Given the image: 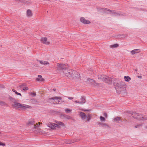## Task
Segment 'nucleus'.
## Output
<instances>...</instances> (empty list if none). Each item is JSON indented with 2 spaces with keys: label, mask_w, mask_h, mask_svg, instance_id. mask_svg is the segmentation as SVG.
I'll return each mask as SVG.
<instances>
[{
  "label": "nucleus",
  "mask_w": 147,
  "mask_h": 147,
  "mask_svg": "<svg viewBox=\"0 0 147 147\" xmlns=\"http://www.w3.org/2000/svg\"><path fill=\"white\" fill-rule=\"evenodd\" d=\"M57 72L62 75L70 78L72 74V70L67 68L65 64L60 63L57 64Z\"/></svg>",
  "instance_id": "f257e3e1"
},
{
  "label": "nucleus",
  "mask_w": 147,
  "mask_h": 147,
  "mask_svg": "<svg viewBox=\"0 0 147 147\" xmlns=\"http://www.w3.org/2000/svg\"><path fill=\"white\" fill-rule=\"evenodd\" d=\"M13 106L16 109L21 110H25L27 109H31L32 108L31 107L30 105L16 102L13 103Z\"/></svg>",
  "instance_id": "f03ea898"
},
{
  "label": "nucleus",
  "mask_w": 147,
  "mask_h": 147,
  "mask_svg": "<svg viewBox=\"0 0 147 147\" xmlns=\"http://www.w3.org/2000/svg\"><path fill=\"white\" fill-rule=\"evenodd\" d=\"M48 102L51 103L58 104L64 102V101H63L62 98L60 97H55L48 99Z\"/></svg>",
  "instance_id": "7ed1b4c3"
},
{
  "label": "nucleus",
  "mask_w": 147,
  "mask_h": 147,
  "mask_svg": "<svg viewBox=\"0 0 147 147\" xmlns=\"http://www.w3.org/2000/svg\"><path fill=\"white\" fill-rule=\"evenodd\" d=\"M70 78L74 80H78L80 78V74L77 71L72 70V74Z\"/></svg>",
  "instance_id": "20e7f679"
},
{
  "label": "nucleus",
  "mask_w": 147,
  "mask_h": 147,
  "mask_svg": "<svg viewBox=\"0 0 147 147\" xmlns=\"http://www.w3.org/2000/svg\"><path fill=\"white\" fill-rule=\"evenodd\" d=\"M40 42L44 44L49 45L50 44V42L46 37H41L40 40Z\"/></svg>",
  "instance_id": "39448f33"
},
{
  "label": "nucleus",
  "mask_w": 147,
  "mask_h": 147,
  "mask_svg": "<svg viewBox=\"0 0 147 147\" xmlns=\"http://www.w3.org/2000/svg\"><path fill=\"white\" fill-rule=\"evenodd\" d=\"M125 85V83L124 82L118 81H116L115 82H114L115 86L120 88H122Z\"/></svg>",
  "instance_id": "423d86ee"
},
{
  "label": "nucleus",
  "mask_w": 147,
  "mask_h": 147,
  "mask_svg": "<svg viewBox=\"0 0 147 147\" xmlns=\"http://www.w3.org/2000/svg\"><path fill=\"white\" fill-rule=\"evenodd\" d=\"M86 83L87 84H92L94 85H97L95 81L91 79L87 78L85 81Z\"/></svg>",
  "instance_id": "0eeeda50"
},
{
  "label": "nucleus",
  "mask_w": 147,
  "mask_h": 147,
  "mask_svg": "<svg viewBox=\"0 0 147 147\" xmlns=\"http://www.w3.org/2000/svg\"><path fill=\"white\" fill-rule=\"evenodd\" d=\"M56 125V123L55 122V123L49 122L47 124V125L48 127L53 129H56V128H57Z\"/></svg>",
  "instance_id": "6e6552de"
},
{
  "label": "nucleus",
  "mask_w": 147,
  "mask_h": 147,
  "mask_svg": "<svg viewBox=\"0 0 147 147\" xmlns=\"http://www.w3.org/2000/svg\"><path fill=\"white\" fill-rule=\"evenodd\" d=\"M55 122L56 123L57 128H61L65 127L64 123L61 121H55Z\"/></svg>",
  "instance_id": "1a4fd4ad"
},
{
  "label": "nucleus",
  "mask_w": 147,
  "mask_h": 147,
  "mask_svg": "<svg viewBox=\"0 0 147 147\" xmlns=\"http://www.w3.org/2000/svg\"><path fill=\"white\" fill-rule=\"evenodd\" d=\"M35 123V121L34 119H31L29 120L26 123V125L28 127H31Z\"/></svg>",
  "instance_id": "9d476101"
},
{
  "label": "nucleus",
  "mask_w": 147,
  "mask_h": 147,
  "mask_svg": "<svg viewBox=\"0 0 147 147\" xmlns=\"http://www.w3.org/2000/svg\"><path fill=\"white\" fill-rule=\"evenodd\" d=\"M80 20L82 23L85 24H89L90 23V21L86 20L84 17L81 18Z\"/></svg>",
  "instance_id": "9b49d317"
},
{
  "label": "nucleus",
  "mask_w": 147,
  "mask_h": 147,
  "mask_svg": "<svg viewBox=\"0 0 147 147\" xmlns=\"http://www.w3.org/2000/svg\"><path fill=\"white\" fill-rule=\"evenodd\" d=\"M26 15L27 17H30L33 15L32 11L30 9L27 10L26 12Z\"/></svg>",
  "instance_id": "f8f14e48"
},
{
  "label": "nucleus",
  "mask_w": 147,
  "mask_h": 147,
  "mask_svg": "<svg viewBox=\"0 0 147 147\" xmlns=\"http://www.w3.org/2000/svg\"><path fill=\"white\" fill-rule=\"evenodd\" d=\"M136 117L137 119L140 120H144L147 119V118H144V117L142 115L136 114Z\"/></svg>",
  "instance_id": "ddd939ff"
},
{
  "label": "nucleus",
  "mask_w": 147,
  "mask_h": 147,
  "mask_svg": "<svg viewBox=\"0 0 147 147\" xmlns=\"http://www.w3.org/2000/svg\"><path fill=\"white\" fill-rule=\"evenodd\" d=\"M140 52V51L139 49H135L133 50L130 51V53L131 55H133L135 54L138 53Z\"/></svg>",
  "instance_id": "4468645a"
},
{
  "label": "nucleus",
  "mask_w": 147,
  "mask_h": 147,
  "mask_svg": "<svg viewBox=\"0 0 147 147\" xmlns=\"http://www.w3.org/2000/svg\"><path fill=\"white\" fill-rule=\"evenodd\" d=\"M80 99L82 101H77V100H76L74 102L76 103H78L80 104H83L85 102V100L84 98L83 97H81Z\"/></svg>",
  "instance_id": "2eb2a0df"
},
{
  "label": "nucleus",
  "mask_w": 147,
  "mask_h": 147,
  "mask_svg": "<svg viewBox=\"0 0 147 147\" xmlns=\"http://www.w3.org/2000/svg\"><path fill=\"white\" fill-rule=\"evenodd\" d=\"M36 80L38 81H42L44 80L42 78V76L40 75H38V77L36 78Z\"/></svg>",
  "instance_id": "dca6fc26"
},
{
  "label": "nucleus",
  "mask_w": 147,
  "mask_h": 147,
  "mask_svg": "<svg viewBox=\"0 0 147 147\" xmlns=\"http://www.w3.org/2000/svg\"><path fill=\"white\" fill-rule=\"evenodd\" d=\"M40 63L41 64L44 65H47L49 64V63L46 61H40Z\"/></svg>",
  "instance_id": "f3484780"
},
{
  "label": "nucleus",
  "mask_w": 147,
  "mask_h": 147,
  "mask_svg": "<svg viewBox=\"0 0 147 147\" xmlns=\"http://www.w3.org/2000/svg\"><path fill=\"white\" fill-rule=\"evenodd\" d=\"M41 123H40L39 122H38V123H36V124L35 123L34 124V126L33 128L34 129H36L40 125V124H42Z\"/></svg>",
  "instance_id": "a211bd4d"
},
{
  "label": "nucleus",
  "mask_w": 147,
  "mask_h": 147,
  "mask_svg": "<svg viewBox=\"0 0 147 147\" xmlns=\"http://www.w3.org/2000/svg\"><path fill=\"white\" fill-rule=\"evenodd\" d=\"M125 80L127 82H129L131 80V78L129 76H125L124 77Z\"/></svg>",
  "instance_id": "6ab92c4d"
},
{
  "label": "nucleus",
  "mask_w": 147,
  "mask_h": 147,
  "mask_svg": "<svg viewBox=\"0 0 147 147\" xmlns=\"http://www.w3.org/2000/svg\"><path fill=\"white\" fill-rule=\"evenodd\" d=\"M80 115L82 119H84L86 117L85 114L83 112H80Z\"/></svg>",
  "instance_id": "aec40b11"
},
{
  "label": "nucleus",
  "mask_w": 147,
  "mask_h": 147,
  "mask_svg": "<svg viewBox=\"0 0 147 147\" xmlns=\"http://www.w3.org/2000/svg\"><path fill=\"white\" fill-rule=\"evenodd\" d=\"M119 46V45L117 44H115L113 45H111L110 47L111 48H117Z\"/></svg>",
  "instance_id": "412c9836"
},
{
  "label": "nucleus",
  "mask_w": 147,
  "mask_h": 147,
  "mask_svg": "<svg viewBox=\"0 0 147 147\" xmlns=\"http://www.w3.org/2000/svg\"><path fill=\"white\" fill-rule=\"evenodd\" d=\"M120 121V118L119 117H117L114 119V122H119Z\"/></svg>",
  "instance_id": "4be33fe9"
},
{
  "label": "nucleus",
  "mask_w": 147,
  "mask_h": 147,
  "mask_svg": "<svg viewBox=\"0 0 147 147\" xmlns=\"http://www.w3.org/2000/svg\"><path fill=\"white\" fill-rule=\"evenodd\" d=\"M65 111L66 113H70L71 111V110L69 109H65Z\"/></svg>",
  "instance_id": "5701e85b"
},
{
  "label": "nucleus",
  "mask_w": 147,
  "mask_h": 147,
  "mask_svg": "<svg viewBox=\"0 0 147 147\" xmlns=\"http://www.w3.org/2000/svg\"><path fill=\"white\" fill-rule=\"evenodd\" d=\"M91 116L90 115H88L87 117V120L86 121H88L90 119Z\"/></svg>",
  "instance_id": "b1692460"
},
{
  "label": "nucleus",
  "mask_w": 147,
  "mask_h": 147,
  "mask_svg": "<svg viewBox=\"0 0 147 147\" xmlns=\"http://www.w3.org/2000/svg\"><path fill=\"white\" fill-rule=\"evenodd\" d=\"M100 118L101 121H105V118L102 116L100 117Z\"/></svg>",
  "instance_id": "393cba45"
},
{
  "label": "nucleus",
  "mask_w": 147,
  "mask_h": 147,
  "mask_svg": "<svg viewBox=\"0 0 147 147\" xmlns=\"http://www.w3.org/2000/svg\"><path fill=\"white\" fill-rule=\"evenodd\" d=\"M28 87L26 86H25L23 88V90L24 91L28 90Z\"/></svg>",
  "instance_id": "a878e982"
},
{
  "label": "nucleus",
  "mask_w": 147,
  "mask_h": 147,
  "mask_svg": "<svg viewBox=\"0 0 147 147\" xmlns=\"http://www.w3.org/2000/svg\"><path fill=\"white\" fill-rule=\"evenodd\" d=\"M103 126H106L107 128H109V127L107 124L105 123H103L101 124Z\"/></svg>",
  "instance_id": "bb28decb"
},
{
  "label": "nucleus",
  "mask_w": 147,
  "mask_h": 147,
  "mask_svg": "<svg viewBox=\"0 0 147 147\" xmlns=\"http://www.w3.org/2000/svg\"><path fill=\"white\" fill-rule=\"evenodd\" d=\"M5 145L4 143L1 142L0 141V145L5 146Z\"/></svg>",
  "instance_id": "cd10ccee"
},
{
  "label": "nucleus",
  "mask_w": 147,
  "mask_h": 147,
  "mask_svg": "<svg viewBox=\"0 0 147 147\" xmlns=\"http://www.w3.org/2000/svg\"><path fill=\"white\" fill-rule=\"evenodd\" d=\"M107 83L108 84H110L111 82V80L110 79H109L107 81Z\"/></svg>",
  "instance_id": "c85d7f7f"
},
{
  "label": "nucleus",
  "mask_w": 147,
  "mask_h": 147,
  "mask_svg": "<svg viewBox=\"0 0 147 147\" xmlns=\"http://www.w3.org/2000/svg\"><path fill=\"white\" fill-rule=\"evenodd\" d=\"M141 125V124H139L138 125H137L136 126H135V127L136 128H138Z\"/></svg>",
  "instance_id": "c756f323"
},
{
  "label": "nucleus",
  "mask_w": 147,
  "mask_h": 147,
  "mask_svg": "<svg viewBox=\"0 0 147 147\" xmlns=\"http://www.w3.org/2000/svg\"><path fill=\"white\" fill-rule=\"evenodd\" d=\"M16 94L18 95H19L20 96H21V94L20 93L18 92H16Z\"/></svg>",
  "instance_id": "7c9ffc66"
},
{
  "label": "nucleus",
  "mask_w": 147,
  "mask_h": 147,
  "mask_svg": "<svg viewBox=\"0 0 147 147\" xmlns=\"http://www.w3.org/2000/svg\"><path fill=\"white\" fill-rule=\"evenodd\" d=\"M5 104V103H4L2 102H0V105H4Z\"/></svg>",
  "instance_id": "2f4dec72"
},
{
  "label": "nucleus",
  "mask_w": 147,
  "mask_h": 147,
  "mask_svg": "<svg viewBox=\"0 0 147 147\" xmlns=\"http://www.w3.org/2000/svg\"><path fill=\"white\" fill-rule=\"evenodd\" d=\"M68 99L70 100L72 99L73 98L71 97H69L68 98Z\"/></svg>",
  "instance_id": "473e14b6"
},
{
  "label": "nucleus",
  "mask_w": 147,
  "mask_h": 147,
  "mask_svg": "<svg viewBox=\"0 0 147 147\" xmlns=\"http://www.w3.org/2000/svg\"><path fill=\"white\" fill-rule=\"evenodd\" d=\"M104 115L106 117H107V113H105L104 114Z\"/></svg>",
  "instance_id": "72a5a7b5"
},
{
  "label": "nucleus",
  "mask_w": 147,
  "mask_h": 147,
  "mask_svg": "<svg viewBox=\"0 0 147 147\" xmlns=\"http://www.w3.org/2000/svg\"><path fill=\"white\" fill-rule=\"evenodd\" d=\"M31 95L32 96H35L36 95V94L35 93H33L31 94Z\"/></svg>",
  "instance_id": "f704fd0d"
},
{
  "label": "nucleus",
  "mask_w": 147,
  "mask_h": 147,
  "mask_svg": "<svg viewBox=\"0 0 147 147\" xmlns=\"http://www.w3.org/2000/svg\"><path fill=\"white\" fill-rule=\"evenodd\" d=\"M12 91H13V92H15V93H16V91L15 90H14V89L13 90H12Z\"/></svg>",
  "instance_id": "c9c22d12"
},
{
  "label": "nucleus",
  "mask_w": 147,
  "mask_h": 147,
  "mask_svg": "<svg viewBox=\"0 0 147 147\" xmlns=\"http://www.w3.org/2000/svg\"><path fill=\"white\" fill-rule=\"evenodd\" d=\"M79 101H82V100L80 99V100H79Z\"/></svg>",
  "instance_id": "e433bc0d"
},
{
  "label": "nucleus",
  "mask_w": 147,
  "mask_h": 147,
  "mask_svg": "<svg viewBox=\"0 0 147 147\" xmlns=\"http://www.w3.org/2000/svg\"><path fill=\"white\" fill-rule=\"evenodd\" d=\"M1 132H0V134H1Z\"/></svg>",
  "instance_id": "4c0bfd02"
}]
</instances>
